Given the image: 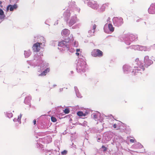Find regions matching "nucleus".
<instances>
[{"label": "nucleus", "mask_w": 155, "mask_h": 155, "mask_svg": "<svg viewBox=\"0 0 155 155\" xmlns=\"http://www.w3.org/2000/svg\"><path fill=\"white\" fill-rule=\"evenodd\" d=\"M51 121L54 122H56L57 121V119L56 118L53 116H52L51 117Z\"/></svg>", "instance_id": "18"}, {"label": "nucleus", "mask_w": 155, "mask_h": 155, "mask_svg": "<svg viewBox=\"0 0 155 155\" xmlns=\"http://www.w3.org/2000/svg\"><path fill=\"white\" fill-rule=\"evenodd\" d=\"M67 13H68V16H70L71 15V13H70V12L69 11L68 12H65L64 13V14L65 15H66Z\"/></svg>", "instance_id": "24"}, {"label": "nucleus", "mask_w": 155, "mask_h": 155, "mask_svg": "<svg viewBox=\"0 0 155 155\" xmlns=\"http://www.w3.org/2000/svg\"><path fill=\"white\" fill-rule=\"evenodd\" d=\"M1 3V2H0V4Z\"/></svg>", "instance_id": "39"}, {"label": "nucleus", "mask_w": 155, "mask_h": 155, "mask_svg": "<svg viewBox=\"0 0 155 155\" xmlns=\"http://www.w3.org/2000/svg\"><path fill=\"white\" fill-rule=\"evenodd\" d=\"M96 27V25L95 24H94L93 26V28L94 30Z\"/></svg>", "instance_id": "27"}, {"label": "nucleus", "mask_w": 155, "mask_h": 155, "mask_svg": "<svg viewBox=\"0 0 155 155\" xmlns=\"http://www.w3.org/2000/svg\"><path fill=\"white\" fill-rule=\"evenodd\" d=\"M50 71L49 68H47L41 74H39V76H43L46 75V74Z\"/></svg>", "instance_id": "10"}, {"label": "nucleus", "mask_w": 155, "mask_h": 155, "mask_svg": "<svg viewBox=\"0 0 155 155\" xmlns=\"http://www.w3.org/2000/svg\"><path fill=\"white\" fill-rule=\"evenodd\" d=\"M142 48H143V49L145 51H147V48L146 47L142 46Z\"/></svg>", "instance_id": "26"}, {"label": "nucleus", "mask_w": 155, "mask_h": 155, "mask_svg": "<svg viewBox=\"0 0 155 155\" xmlns=\"http://www.w3.org/2000/svg\"><path fill=\"white\" fill-rule=\"evenodd\" d=\"M117 125L116 124H114L113 127L114 128H116L117 127Z\"/></svg>", "instance_id": "28"}, {"label": "nucleus", "mask_w": 155, "mask_h": 155, "mask_svg": "<svg viewBox=\"0 0 155 155\" xmlns=\"http://www.w3.org/2000/svg\"><path fill=\"white\" fill-rule=\"evenodd\" d=\"M108 3H105L102 5V6L101 7V9L102 11H104L105 9V8L108 6Z\"/></svg>", "instance_id": "14"}, {"label": "nucleus", "mask_w": 155, "mask_h": 155, "mask_svg": "<svg viewBox=\"0 0 155 155\" xmlns=\"http://www.w3.org/2000/svg\"><path fill=\"white\" fill-rule=\"evenodd\" d=\"M75 23V21L74 20H70V21L69 22V24L71 26L74 24Z\"/></svg>", "instance_id": "17"}, {"label": "nucleus", "mask_w": 155, "mask_h": 155, "mask_svg": "<svg viewBox=\"0 0 155 155\" xmlns=\"http://www.w3.org/2000/svg\"><path fill=\"white\" fill-rule=\"evenodd\" d=\"M33 123L34 125H35L36 124V122L35 120V119L34 120Z\"/></svg>", "instance_id": "30"}, {"label": "nucleus", "mask_w": 155, "mask_h": 155, "mask_svg": "<svg viewBox=\"0 0 155 155\" xmlns=\"http://www.w3.org/2000/svg\"><path fill=\"white\" fill-rule=\"evenodd\" d=\"M67 153V151L66 150H64L61 152V154L63 155H65Z\"/></svg>", "instance_id": "22"}, {"label": "nucleus", "mask_w": 155, "mask_h": 155, "mask_svg": "<svg viewBox=\"0 0 155 155\" xmlns=\"http://www.w3.org/2000/svg\"><path fill=\"white\" fill-rule=\"evenodd\" d=\"M41 38L42 39H44V38L43 37H41Z\"/></svg>", "instance_id": "35"}, {"label": "nucleus", "mask_w": 155, "mask_h": 155, "mask_svg": "<svg viewBox=\"0 0 155 155\" xmlns=\"http://www.w3.org/2000/svg\"><path fill=\"white\" fill-rule=\"evenodd\" d=\"M78 68L80 69L83 72L85 71L86 67L85 65H83L82 67L81 66H80V67L79 66L78 67Z\"/></svg>", "instance_id": "16"}, {"label": "nucleus", "mask_w": 155, "mask_h": 155, "mask_svg": "<svg viewBox=\"0 0 155 155\" xmlns=\"http://www.w3.org/2000/svg\"><path fill=\"white\" fill-rule=\"evenodd\" d=\"M76 51L77 52H79L80 51V49H77L76 50Z\"/></svg>", "instance_id": "32"}, {"label": "nucleus", "mask_w": 155, "mask_h": 155, "mask_svg": "<svg viewBox=\"0 0 155 155\" xmlns=\"http://www.w3.org/2000/svg\"><path fill=\"white\" fill-rule=\"evenodd\" d=\"M154 7L155 8V3L154 4Z\"/></svg>", "instance_id": "37"}, {"label": "nucleus", "mask_w": 155, "mask_h": 155, "mask_svg": "<svg viewBox=\"0 0 155 155\" xmlns=\"http://www.w3.org/2000/svg\"><path fill=\"white\" fill-rule=\"evenodd\" d=\"M70 32L69 30L65 29L63 30L62 31V34L63 36H68L70 34Z\"/></svg>", "instance_id": "7"}, {"label": "nucleus", "mask_w": 155, "mask_h": 155, "mask_svg": "<svg viewBox=\"0 0 155 155\" xmlns=\"http://www.w3.org/2000/svg\"><path fill=\"white\" fill-rule=\"evenodd\" d=\"M136 61H139V63L140 62V61H139L138 59H136Z\"/></svg>", "instance_id": "33"}, {"label": "nucleus", "mask_w": 155, "mask_h": 155, "mask_svg": "<svg viewBox=\"0 0 155 155\" xmlns=\"http://www.w3.org/2000/svg\"><path fill=\"white\" fill-rule=\"evenodd\" d=\"M108 27L109 30L112 32L114 30V28L113 27L112 25L111 24H109L108 25Z\"/></svg>", "instance_id": "13"}, {"label": "nucleus", "mask_w": 155, "mask_h": 155, "mask_svg": "<svg viewBox=\"0 0 155 155\" xmlns=\"http://www.w3.org/2000/svg\"><path fill=\"white\" fill-rule=\"evenodd\" d=\"M115 20L117 25L118 26H120L123 23V19L121 18H116Z\"/></svg>", "instance_id": "4"}, {"label": "nucleus", "mask_w": 155, "mask_h": 155, "mask_svg": "<svg viewBox=\"0 0 155 155\" xmlns=\"http://www.w3.org/2000/svg\"><path fill=\"white\" fill-rule=\"evenodd\" d=\"M42 44V43L39 42H37L34 44L32 47L33 51L36 52L39 51L41 48L40 45Z\"/></svg>", "instance_id": "2"}, {"label": "nucleus", "mask_w": 155, "mask_h": 155, "mask_svg": "<svg viewBox=\"0 0 155 155\" xmlns=\"http://www.w3.org/2000/svg\"><path fill=\"white\" fill-rule=\"evenodd\" d=\"M22 116V114H20L19 116H18V121L19 122H20V123H21V117Z\"/></svg>", "instance_id": "19"}, {"label": "nucleus", "mask_w": 155, "mask_h": 155, "mask_svg": "<svg viewBox=\"0 0 155 155\" xmlns=\"http://www.w3.org/2000/svg\"><path fill=\"white\" fill-rule=\"evenodd\" d=\"M130 142H131V143H134V139H131L130 140Z\"/></svg>", "instance_id": "29"}, {"label": "nucleus", "mask_w": 155, "mask_h": 155, "mask_svg": "<svg viewBox=\"0 0 155 155\" xmlns=\"http://www.w3.org/2000/svg\"><path fill=\"white\" fill-rule=\"evenodd\" d=\"M91 7L94 9H97L98 7V5H97V2L95 1H92L91 2Z\"/></svg>", "instance_id": "8"}, {"label": "nucleus", "mask_w": 155, "mask_h": 155, "mask_svg": "<svg viewBox=\"0 0 155 155\" xmlns=\"http://www.w3.org/2000/svg\"><path fill=\"white\" fill-rule=\"evenodd\" d=\"M5 17L4 12L0 8V19H2Z\"/></svg>", "instance_id": "12"}, {"label": "nucleus", "mask_w": 155, "mask_h": 155, "mask_svg": "<svg viewBox=\"0 0 155 155\" xmlns=\"http://www.w3.org/2000/svg\"><path fill=\"white\" fill-rule=\"evenodd\" d=\"M75 54H76V55L77 56H79L80 55L79 53L78 52H76Z\"/></svg>", "instance_id": "31"}, {"label": "nucleus", "mask_w": 155, "mask_h": 155, "mask_svg": "<svg viewBox=\"0 0 155 155\" xmlns=\"http://www.w3.org/2000/svg\"><path fill=\"white\" fill-rule=\"evenodd\" d=\"M93 117L96 120L98 119L97 116L96 114H93Z\"/></svg>", "instance_id": "23"}, {"label": "nucleus", "mask_w": 155, "mask_h": 155, "mask_svg": "<svg viewBox=\"0 0 155 155\" xmlns=\"http://www.w3.org/2000/svg\"><path fill=\"white\" fill-rule=\"evenodd\" d=\"M102 148L104 149V150H103V151L104 152L106 151L107 150V148L106 147H105V146H104V145H103L102 146Z\"/></svg>", "instance_id": "25"}, {"label": "nucleus", "mask_w": 155, "mask_h": 155, "mask_svg": "<svg viewBox=\"0 0 155 155\" xmlns=\"http://www.w3.org/2000/svg\"><path fill=\"white\" fill-rule=\"evenodd\" d=\"M56 86V85H54L53 86V87H54Z\"/></svg>", "instance_id": "34"}, {"label": "nucleus", "mask_w": 155, "mask_h": 155, "mask_svg": "<svg viewBox=\"0 0 155 155\" xmlns=\"http://www.w3.org/2000/svg\"><path fill=\"white\" fill-rule=\"evenodd\" d=\"M67 43L68 42L64 40L59 43L58 46L61 47L66 46L67 45Z\"/></svg>", "instance_id": "9"}, {"label": "nucleus", "mask_w": 155, "mask_h": 155, "mask_svg": "<svg viewBox=\"0 0 155 155\" xmlns=\"http://www.w3.org/2000/svg\"><path fill=\"white\" fill-rule=\"evenodd\" d=\"M64 112L66 114H68L70 112L68 108H66L64 110Z\"/></svg>", "instance_id": "20"}, {"label": "nucleus", "mask_w": 155, "mask_h": 155, "mask_svg": "<svg viewBox=\"0 0 155 155\" xmlns=\"http://www.w3.org/2000/svg\"><path fill=\"white\" fill-rule=\"evenodd\" d=\"M77 114L80 117H82L83 116H85V114H84L82 111H78L77 113Z\"/></svg>", "instance_id": "15"}, {"label": "nucleus", "mask_w": 155, "mask_h": 155, "mask_svg": "<svg viewBox=\"0 0 155 155\" xmlns=\"http://www.w3.org/2000/svg\"><path fill=\"white\" fill-rule=\"evenodd\" d=\"M1 3V2H0V4Z\"/></svg>", "instance_id": "38"}, {"label": "nucleus", "mask_w": 155, "mask_h": 155, "mask_svg": "<svg viewBox=\"0 0 155 155\" xmlns=\"http://www.w3.org/2000/svg\"><path fill=\"white\" fill-rule=\"evenodd\" d=\"M92 55L94 57H102L103 55V52L98 49H94L91 52Z\"/></svg>", "instance_id": "1"}, {"label": "nucleus", "mask_w": 155, "mask_h": 155, "mask_svg": "<svg viewBox=\"0 0 155 155\" xmlns=\"http://www.w3.org/2000/svg\"><path fill=\"white\" fill-rule=\"evenodd\" d=\"M7 116L9 118H11L13 116V114L12 113H7Z\"/></svg>", "instance_id": "21"}, {"label": "nucleus", "mask_w": 155, "mask_h": 155, "mask_svg": "<svg viewBox=\"0 0 155 155\" xmlns=\"http://www.w3.org/2000/svg\"><path fill=\"white\" fill-rule=\"evenodd\" d=\"M9 7H10V11H12L14 9L16 8L17 7V6L16 5H9L7 7V9L8 11L9 9Z\"/></svg>", "instance_id": "6"}, {"label": "nucleus", "mask_w": 155, "mask_h": 155, "mask_svg": "<svg viewBox=\"0 0 155 155\" xmlns=\"http://www.w3.org/2000/svg\"><path fill=\"white\" fill-rule=\"evenodd\" d=\"M31 100V97L29 96H28L25 98L24 101L25 103H28Z\"/></svg>", "instance_id": "11"}, {"label": "nucleus", "mask_w": 155, "mask_h": 155, "mask_svg": "<svg viewBox=\"0 0 155 155\" xmlns=\"http://www.w3.org/2000/svg\"><path fill=\"white\" fill-rule=\"evenodd\" d=\"M44 41L43 42V43H45V41H44Z\"/></svg>", "instance_id": "36"}, {"label": "nucleus", "mask_w": 155, "mask_h": 155, "mask_svg": "<svg viewBox=\"0 0 155 155\" xmlns=\"http://www.w3.org/2000/svg\"><path fill=\"white\" fill-rule=\"evenodd\" d=\"M149 12L151 14H155V8L154 4L151 5L148 9Z\"/></svg>", "instance_id": "5"}, {"label": "nucleus", "mask_w": 155, "mask_h": 155, "mask_svg": "<svg viewBox=\"0 0 155 155\" xmlns=\"http://www.w3.org/2000/svg\"><path fill=\"white\" fill-rule=\"evenodd\" d=\"M144 62L145 64L147 66H149L153 63L152 61L149 59L148 56H146L144 58Z\"/></svg>", "instance_id": "3"}]
</instances>
